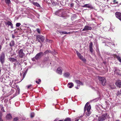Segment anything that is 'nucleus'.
<instances>
[{
	"mask_svg": "<svg viewBox=\"0 0 121 121\" xmlns=\"http://www.w3.org/2000/svg\"><path fill=\"white\" fill-rule=\"evenodd\" d=\"M89 103L87 102L84 108V112L87 110V112L86 113V115L87 116H89L91 114L90 111L91 108V106L90 104L88 105Z\"/></svg>",
	"mask_w": 121,
	"mask_h": 121,
	"instance_id": "1",
	"label": "nucleus"
},
{
	"mask_svg": "<svg viewBox=\"0 0 121 121\" xmlns=\"http://www.w3.org/2000/svg\"><path fill=\"white\" fill-rule=\"evenodd\" d=\"M66 12L63 9H61L55 12V14L60 17H64L66 15Z\"/></svg>",
	"mask_w": 121,
	"mask_h": 121,
	"instance_id": "2",
	"label": "nucleus"
},
{
	"mask_svg": "<svg viewBox=\"0 0 121 121\" xmlns=\"http://www.w3.org/2000/svg\"><path fill=\"white\" fill-rule=\"evenodd\" d=\"M18 51V54L19 57L20 58H24L25 56V55L24 53V50L22 49H21L17 51V52Z\"/></svg>",
	"mask_w": 121,
	"mask_h": 121,
	"instance_id": "3",
	"label": "nucleus"
},
{
	"mask_svg": "<svg viewBox=\"0 0 121 121\" xmlns=\"http://www.w3.org/2000/svg\"><path fill=\"white\" fill-rule=\"evenodd\" d=\"M45 37L43 36L40 35H37L36 36V40L40 43L42 45V43L41 41L43 42L45 40Z\"/></svg>",
	"mask_w": 121,
	"mask_h": 121,
	"instance_id": "4",
	"label": "nucleus"
},
{
	"mask_svg": "<svg viewBox=\"0 0 121 121\" xmlns=\"http://www.w3.org/2000/svg\"><path fill=\"white\" fill-rule=\"evenodd\" d=\"M44 55V53L42 52H40L37 54L35 56V57H34L32 59V60L35 59L36 60H38L39 59Z\"/></svg>",
	"mask_w": 121,
	"mask_h": 121,
	"instance_id": "5",
	"label": "nucleus"
},
{
	"mask_svg": "<svg viewBox=\"0 0 121 121\" xmlns=\"http://www.w3.org/2000/svg\"><path fill=\"white\" fill-rule=\"evenodd\" d=\"M98 79L100 83L103 86H105L106 84V80L104 77H99Z\"/></svg>",
	"mask_w": 121,
	"mask_h": 121,
	"instance_id": "6",
	"label": "nucleus"
},
{
	"mask_svg": "<svg viewBox=\"0 0 121 121\" xmlns=\"http://www.w3.org/2000/svg\"><path fill=\"white\" fill-rule=\"evenodd\" d=\"M5 57L4 54L2 53L0 57V61L2 65H3L5 62Z\"/></svg>",
	"mask_w": 121,
	"mask_h": 121,
	"instance_id": "7",
	"label": "nucleus"
},
{
	"mask_svg": "<svg viewBox=\"0 0 121 121\" xmlns=\"http://www.w3.org/2000/svg\"><path fill=\"white\" fill-rule=\"evenodd\" d=\"M107 114L105 113L99 117L98 118V121H103L105 120L106 118Z\"/></svg>",
	"mask_w": 121,
	"mask_h": 121,
	"instance_id": "8",
	"label": "nucleus"
},
{
	"mask_svg": "<svg viewBox=\"0 0 121 121\" xmlns=\"http://www.w3.org/2000/svg\"><path fill=\"white\" fill-rule=\"evenodd\" d=\"M77 54L78 55V57L82 61H83L84 62H85L86 61V59L85 58H83V57L81 55V54L79 52L77 51H76Z\"/></svg>",
	"mask_w": 121,
	"mask_h": 121,
	"instance_id": "9",
	"label": "nucleus"
},
{
	"mask_svg": "<svg viewBox=\"0 0 121 121\" xmlns=\"http://www.w3.org/2000/svg\"><path fill=\"white\" fill-rule=\"evenodd\" d=\"M114 73L117 75H120V70L117 67H114Z\"/></svg>",
	"mask_w": 121,
	"mask_h": 121,
	"instance_id": "10",
	"label": "nucleus"
},
{
	"mask_svg": "<svg viewBox=\"0 0 121 121\" xmlns=\"http://www.w3.org/2000/svg\"><path fill=\"white\" fill-rule=\"evenodd\" d=\"M82 6L83 7L91 9H93L94 8L93 7L91 4H86L84 5H82Z\"/></svg>",
	"mask_w": 121,
	"mask_h": 121,
	"instance_id": "11",
	"label": "nucleus"
},
{
	"mask_svg": "<svg viewBox=\"0 0 121 121\" xmlns=\"http://www.w3.org/2000/svg\"><path fill=\"white\" fill-rule=\"evenodd\" d=\"M116 17L121 21V13L119 12H116L115 13Z\"/></svg>",
	"mask_w": 121,
	"mask_h": 121,
	"instance_id": "12",
	"label": "nucleus"
},
{
	"mask_svg": "<svg viewBox=\"0 0 121 121\" xmlns=\"http://www.w3.org/2000/svg\"><path fill=\"white\" fill-rule=\"evenodd\" d=\"M92 27L88 26H85L84 28L83 29L82 31H85L88 30H91L92 29Z\"/></svg>",
	"mask_w": 121,
	"mask_h": 121,
	"instance_id": "13",
	"label": "nucleus"
},
{
	"mask_svg": "<svg viewBox=\"0 0 121 121\" xmlns=\"http://www.w3.org/2000/svg\"><path fill=\"white\" fill-rule=\"evenodd\" d=\"M116 86L119 88H121V81L118 80L115 83Z\"/></svg>",
	"mask_w": 121,
	"mask_h": 121,
	"instance_id": "14",
	"label": "nucleus"
},
{
	"mask_svg": "<svg viewBox=\"0 0 121 121\" xmlns=\"http://www.w3.org/2000/svg\"><path fill=\"white\" fill-rule=\"evenodd\" d=\"M62 69L61 67H58L57 69L56 72L58 73L61 75L62 74Z\"/></svg>",
	"mask_w": 121,
	"mask_h": 121,
	"instance_id": "15",
	"label": "nucleus"
},
{
	"mask_svg": "<svg viewBox=\"0 0 121 121\" xmlns=\"http://www.w3.org/2000/svg\"><path fill=\"white\" fill-rule=\"evenodd\" d=\"M93 45V43L92 42H91L89 44L90 51L91 53H92L93 52V49L92 48Z\"/></svg>",
	"mask_w": 121,
	"mask_h": 121,
	"instance_id": "16",
	"label": "nucleus"
},
{
	"mask_svg": "<svg viewBox=\"0 0 121 121\" xmlns=\"http://www.w3.org/2000/svg\"><path fill=\"white\" fill-rule=\"evenodd\" d=\"M75 82L77 83L78 86H79L80 85H83V83L79 80H76Z\"/></svg>",
	"mask_w": 121,
	"mask_h": 121,
	"instance_id": "17",
	"label": "nucleus"
},
{
	"mask_svg": "<svg viewBox=\"0 0 121 121\" xmlns=\"http://www.w3.org/2000/svg\"><path fill=\"white\" fill-rule=\"evenodd\" d=\"M5 24L6 25H8V26H11V28H13V24L11 22H10L9 21L7 22H5Z\"/></svg>",
	"mask_w": 121,
	"mask_h": 121,
	"instance_id": "18",
	"label": "nucleus"
},
{
	"mask_svg": "<svg viewBox=\"0 0 121 121\" xmlns=\"http://www.w3.org/2000/svg\"><path fill=\"white\" fill-rule=\"evenodd\" d=\"M56 1L57 2V1L56 0H53L52 1V4L53 5H60L59 3L58 2L57 3V2H56Z\"/></svg>",
	"mask_w": 121,
	"mask_h": 121,
	"instance_id": "19",
	"label": "nucleus"
},
{
	"mask_svg": "<svg viewBox=\"0 0 121 121\" xmlns=\"http://www.w3.org/2000/svg\"><path fill=\"white\" fill-rule=\"evenodd\" d=\"M70 75V73L69 72H66L65 73L63 74V76L65 78L68 77Z\"/></svg>",
	"mask_w": 121,
	"mask_h": 121,
	"instance_id": "20",
	"label": "nucleus"
},
{
	"mask_svg": "<svg viewBox=\"0 0 121 121\" xmlns=\"http://www.w3.org/2000/svg\"><path fill=\"white\" fill-rule=\"evenodd\" d=\"M67 86L69 88H71L73 86V84L72 83H69Z\"/></svg>",
	"mask_w": 121,
	"mask_h": 121,
	"instance_id": "21",
	"label": "nucleus"
},
{
	"mask_svg": "<svg viewBox=\"0 0 121 121\" xmlns=\"http://www.w3.org/2000/svg\"><path fill=\"white\" fill-rule=\"evenodd\" d=\"M15 44L14 41L12 40L10 43L9 45L10 46L12 47L14 46V45Z\"/></svg>",
	"mask_w": 121,
	"mask_h": 121,
	"instance_id": "22",
	"label": "nucleus"
},
{
	"mask_svg": "<svg viewBox=\"0 0 121 121\" xmlns=\"http://www.w3.org/2000/svg\"><path fill=\"white\" fill-rule=\"evenodd\" d=\"M9 60L10 61L12 62H15L17 61L16 59L12 58H9Z\"/></svg>",
	"mask_w": 121,
	"mask_h": 121,
	"instance_id": "23",
	"label": "nucleus"
},
{
	"mask_svg": "<svg viewBox=\"0 0 121 121\" xmlns=\"http://www.w3.org/2000/svg\"><path fill=\"white\" fill-rule=\"evenodd\" d=\"M12 117L10 114H8L6 116V118L8 119H9L12 118Z\"/></svg>",
	"mask_w": 121,
	"mask_h": 121,
	"instance_id": "24",
	"label": "nucleus"
},
{
	"mask_svg": "<svg viewBox=\"0 0 121 121\" xmlns=\"http://www.w3.org/2000/svg\"><path fill=\"white\" fill-rule=\"evenodd\" d=\"M52 52L51 51L49 50H48L45 51L44 52V53L45 55L49 53H51Z\"/></svg>",
	"mask_w": 121,
	"mask_h": 121,
	"instance_id": "25",
	"label": "nucleus"
},
{
	"mask_svg": "<svg viewBox=\"0 0 121 121\" xmlns=\"http://www.w3.org/2000/svg\"><path fill=\"white\" fill-rule=\"evenodd\" d=\"M49 57H45L43 60V62H45L46 61H49Z\"/></svg>",
	"mask_w": 121,
	"mask_h": 121,
	"instance_id": "26",
	"label": "nucleus"
},
{
	"mask_svg": "<svg viewBox=\"0 0 121 121\" xmlns=\"http://www.w3.org/2000/svg\"><path fill=\"white\" fill-rule=\"evenodd\" d=\"M34 5H36L37 7H39L40 6V5L37 2H33L32 3Z\"/></svg>",
	"mask_w": 121,
	"mask_h": 121,
	"instance_id": "27",
	"label": "nucleus"
},
{
	"mask_svg": "<svg viewBox=\"0 0 121 121\" xmlns=\"http://www.w3.org/2000/svg\"><path fill=\"white\" fill-rule=\"evenodd\" d=\"M116 57L117 60L121 63V57L119 56H116Z\"/></svg>",
	"mask_w": 121,
	"mask_h": 121,
	"instance_id": "28",
	"label": "nucleus"
},
{
	"mask_svg": "<svg viewBox=\"0 0 121 121\" xmlns=\"http://www.w3.org/2000/svg\"><path fill=\"white\" fill-rule=\"evenodd\" d=\"M6 3L8 4H9L10 3V0H5Z\"/></svg>",
	"mask_w": 121,
	"mask_h": 121,
	"instance_id": "29",
	"label": "nucleus"
},
{
	"mask_svg": "<svg viewBox=\"0 0 121 121\" xmlns=\"http://www.w3.org/2000/svg\"><path fill=\"white\" fill-rule=\"evenodd\" d=\"M71 119L70 118L67 117L65 119L64 121H71Z\"/></svg>",
	"mask_w": 121,
	"mask_h": 121,
	"instance_id": "30",
	"label": "nucleus"
},
{
	"mask_svg": "<svg viewBox=\"0 0 121 121\" xmlns=\"http://www.w3.org/2000/svg\"><path fill=\"white\" fill-rule=\"evenodd\" d=\"M110 87L112 89H114L116 88V86L114 85H111L110 86Z\"/></svg>",
	"mask_w": 121,
	"mask_h": 121,
	"instance_id": "31",
	"label": "nucleus"
},
{
	"mask_svg": "<svg viewBox=\"0 0 121 121\" xmlns=\"http://www.w3.org/2000/svg\"><path fill=\"white\" fill-rule=\"evenodd\" d=\"M58 3H59V4H60L61 5L63 6H64L65 5V4L63 3L62 1V2L60 1H58Z\"/></svg>",
	"mask_w": 121,
	"mask_h": 121,
	"instance_id": "32",
	"label": "nucleus"
},
{
	"mask_svg": "<svg viewBox=\"0 0 121 121\" xmlns=\"http://www.w3.org/2000/svg\"><path fill=\"white\" fill-rule=\"evenodd\" d=\"M27 70H26V71H25L23 75V79L25 78V75H26V74L27 73Z\"/></svg>",
	"mask_w": 121,
	"mask_h": 121,
	"instance_id": "33",
	"label": "nucleus"
},
{
	"mask_svg": "<svg viewBox=\"0 0 121 121\" xmlns=\"http://www.w3.org/2000/svg\"><path fill=\"white\" fill-rule=\"evenodd\" d=\"M16 87L17 88V90L18 92V94H19V93L20 92V89L19 88V87L18 86H17Z\"/></svg>",
	"mask_w": 121,
	"mask_h": 121,
	"instance_id": "34",
	"label": "nucleus"
},
{
	"mask_svg": "<svg viewBox=\"0 0 121 121\" xmlns=\"http://www.w3.org/2000/svg\"><path fill=\"white\" fill-rule=\"evenodd\" d=\"M18 119V118L17 117H16L14 118L13 121H17Z\"/></svg>",
	"mask_w": 121,
	"mask_h": 121,
	"instance_id": "35",
	"label": "nucleus"
},
{
	"mask_svg": "<svg viewBox=\"0 0 121 121\" xmlns=\"http://www.w3.org/2000/svg\"><path fill=\"white\" fill-rule=\"evenodd\" d=\"M35 114L33 112L31 113L30 114V117L31 118L33 117L34 116Z\"/></svg>",
	"mask_w": 121,
	"mask_h": 121,
	"instance_id": "36",
	"label": "nucleus"
},
{
	"mask_svg": "<svg viewBox=\"0 0 121 121\" xmlns=\"http://www.w3.org/2000/svg\"><path fill=\"white\" fill-rule=\"evenodd\" d=\"M60 33H62V34H66L68 33L66 31H60Z\"/></svg>",
	"mask_w": 121,
	"mask_h": 121,
	"instance_id": "37",
	"label": "nucleus"
},
{
	"mask_svg": "<svg viewBox=\"0 0 121 121\" xmlns=\"http://www.w3.org/2000/svg\"><path fill=\"white\" fill-rule=\"evenodd\" d=\"M21 25V24L20 23H17L16 25V26L17 27H19Z\"/></svg>",
	"mask_w": 121,
	"mask_h": 121,
	"instance_id": "38",
	"label": "nucleus"
},
{
	"mask_svg": "<svg viewBox=\"0 0 121 121\" xmlns=\"http://www.w3.org/2000/svg\"><path fill=\"white\" fill-rule=\"evenodd\" d=\"M120 94H121V92L119 91H118L116 95L117 96H118Z\"/></svg>",
	"mask_w": 121,
	"mask_h": 121,
	"instance_id": "39",
	"label": "nucleus"
},
{
	"mask_svg": "<svg viewBox=\"0 0 121 121\" xmlns=\"http://www.w3.org/2000/svg\"><path fill=\"white\" fill-rule=\"evenodd\" d=\"M36 30H37V32H38V33L39 34L40 33V30L39 29V28H37L36 29Z\"/></svg>",
	"mask_w": 121,
	"mask_h": 121,
	"instance_id": "40",
	"label": "nucleus"
},
{
	"mask_svg": "<svg viewBox=\"0 0 121 121\" xmlns=\"http://www.w3.org/2000/svg\"><path fill=\"white\" fill-rule=\"evenodd\" d=\"M32 86V85L30 84V85H28V86H27V88L28 89H29V88H30V87L31 86Z\"/></svg>",
	"mask_w": 121,
	"mask_h": 121,
	"instance_id": "41",
	"label": "nucleus"
},
{
	"mask_svg": "<svg viewBox=\"0 0 121 121\" xmlns=\"http://www.w3.org/2000/svg\"><path fill=\"white\" fill-rule=\"evenodd\" d=\"M53 53L55 54H56L57 53V52L55 51V50H54V51L53 52Z\"/></svg>",
	"mask_w": 121,
	"mask_h": 121,
	"instance_id": "42",
	"label": "nucleus"
},
{
	"mask_svg": "<svg viewBox=\"0 0 121 121\" xmlns=\"http://www.w3.org/2000/svg\"><path fill=\"white\" fill-rule=\"evenodd\" d=\"M35 82L38 84H39V82L37 81H35Z\"/></svg>",
	"mask_w": 121,
	"mask_h": 121,
	"instance_id": "43",
	"label": "nucleus"
},
{
	"mask_svg": "<svg viewBox=\"0 0 121 121\" xmlns=\"http://www.w3.org/2000/svg\"><path fill=\"white\" fill-rule=\"evenodd\" d=\"M2 114L1 112H0V118H1V117L2 116Z\"/></svg>",
	"mask_w": 121,
	"mask_h": 121,
	"instance_id": "44",
	"label": "nucleus"
},
{
	"mask_svg": "<svg viewBox=\"0 0 121 121\" xmlns=\"http://www.w3.org/2000/svg\"><path fill=\"white\" fill-rule=\"evenodd\" d=\"M0 121H4L1 118H0Z\"/></svg>",
	"mask_w": 121,
	"mask_h": 121,
	"instance_id": "45",
	"label": "nucleus"
},
{
	"mask_svg": "<svg viewBox=\"0 0 121 121\" xmlns=\"http://www.w3.org/2000/svg\"><path fill=\"white\" fill-rule=\"evenodd\" d=\"M14 37H15V36H14V35H12V38H14Z\"/></svg>",
	"mask_w": 121,
	"mask_h": 121,
	"instance_id": "46",
	"label": "nucleus"
},
{
	"mask_svg": "<svg viewBox=\"0 0 121 121\" xmlns=\"http://www.w3.org/2000/svg\"><path fill=\"white\" fill-rule=\"evenodd\" d=\"M2 47V46L1 45H0V51L1 50V49Z\"/></svg>",
	"mask_w": 121,
	"mask_h": 121,
	"instance_id": "47",
	"label": "nucleus"
},
{
	"mask_svg": "<svg viewBox=\"0 0 121 121\" xmlns=\"http://www.w3.org/2000/svg\"><path fill=\"white\" fill-rule=\"evenodd\" d=\"M116 0H113V2L114 3H115L116 2Z\"/></svg>",
	"mask_w": 121,
	"mask_h": 121,
	"instance_id": "48",
	"label": "nucleus"
},
{
	"mask_svg": "<svg viewBox=\"0 0 121 121\" xmlns=\"http://www.w3.org/2000/svg\"><path fill=\"white\" fill-rule=\"evenodd\" d=\"M38 82H39L41 81V80L40 79H38Z\"/></svg>",
	"mask_w": 121,
	"mask_h": 121,
	"instance_id": "49",
	"label": "nucleus"
},
{
	"mask_svg": "<svg viewBox=\"0 0 121 121\" xmlns=\"http://www.w3.org/2000/svg\"><path fill=\"white\" fill-rule=\"evenodd\" d=\"M78 119H76V120H75V121H78Z\"/></svg>",
	"mask_w": 121,
	"mask_h": 121,
	"instance_id": "50",
	"label": "nucleus"
},
{
	"mask_svg": "<svg viewBox=\"0 0 121 121\" xmlns=\"http://www.w3.org/2000/svg\"><path fill=\"white\" fill-rule=\"evenodd\" d=\"M118 2H117V1H116L115 2V3H116V4H118Z\"/></svg>",
	"mask_w": 121,
	"mask_h": 121,
	"instance_id": "51",
	"label": "nucleus"
},
{
	"mask_svg": "<svg viewBox=\"0 0 121 121\" xmlns=\"http://www.w3.org/2000/svg\"><path fill=\"white\" fill-rule=\"evenodd\" d=\"M58 121H64L63 120H59Z\"/></svg>",
	"mask_w": 121,
	"mask_h": 121,
	"instance_id": "52",
	"label": "nucleus"
},
{
	"mask_svg": "<svg viewBox=\"0 0 121 121\" xmlns=\"http://www.w3.org/2000/svg\"><path fill=\"white\" fill-rule=\"evenodd\" d=\"M18 65H20V64L19 63H18Z\"/></svg>",
	"mask_w": 121,
	"mask_h": 121,
	"instance_id": "53",
	"label": "nucleus"
},
{
	"mask_svg": "<svg viewBox=\"0 0 121 121\" xmlns=\"http://www.w3.org/2000/svg\"><path fill=\"white\" fill-rule=\"evenodd\" d=\"M75 88H76V89H78V87L77 86V87H75Z\"/></svg>",
	"mask_w": 121,
	"mask_h": 121,
	"instance_id": "54",
	"label": "nucleus"
},
{
	"mask_svg": "<svg viewBox=\"0 0 121 121\" xmlns=\"http://www.w3.org/2000/svg\"><path fill=\"white\" fill-rule=\"evenodd\" d=\"M73 5V4H71V6H72Z\"/></svg>",
	"mask_w": 121,
	"mask_h": 121,
	"instance_id": "55",
	"label": "nucleus"
},
{
	"mask_svg": "<svg viewBox=\"0 0 121 121\" xmlns=\"http://www.w3.org/2000/svg\"><path fill=\"white\" fill-rule=\"evenodd\" d=\"M116 121H120L119 120H116Z\"/></svg>",
	"mask_w": 121,
	"mask_h": 121,
	"instance_id": "56",
	"label": "nucleus"
},
{
	"mask_svg": "<svg viewBox=\"0 0 121 121\" xmlns=\"http://www.w3.org/2000/svg\"><path fill=\"white\" fill-rule=\"evenodd\" d=\"M120 5H121V3H120L119 4V6Z\"/></svg>",
	"mask_w": 121,
	"mask_h": 121,
	"instance_id": "57",
	"label": "nucleus"
},
{
	"mask_svg": "<svg viewBox=\"0 0 121 121\" xmlns=\"http://www.w3.org/2000/svg\"><path fill=\"white\" fill-rule=\"evenodd\" d=\"M121 93V89L120 90Z\"/></svg>",
	"mask_w": 121,
	"mask_h": 121,
	"instance_id": "58",
	"label": "nucleus"
},
{
	"mask_svg": "<svg viewBox=\"0 0 121 121\" xmlns=\"http://www.w3.org/2000/svg\"><path fill=\"white\" fill-rule=\"evenodd\" d=\"M0 72H1V70L0 69Z\"/></svg>",
	"mask_w": 121,
	"mask_h": 121,
	"instance_id": "59",
	"label": "nucleus"
},
{
	"mask_svg": "<svg viewBox=\"0 0 121 121\" xmlns=\"http://www.w3.org/2000/svg\"><path fill=\"white\" fill-rule=\"evenodd\" d=\"M96 116V117H98V115H97V116Z\"/></svg>",
	"mask_w": 121,
	"mask_h": 121,
	"instance_id": "60",
	"label": "nucleus"
}]
</instances>
